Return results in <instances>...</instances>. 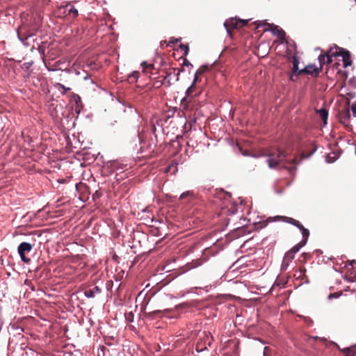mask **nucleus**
<instances>
[{
    "label": "nucleus",
    "mask_w": 356,
    "mask_h": 356,
    "mask_svg": "<svg viewBox=\"0 0 356 356\" xmlns=\"http://www.w3.org/2000/svg\"><path fill=\"white\" fill-rule=\"evenodd\" d=\"M268 157L267 163L270 168H275L280 163L283 162L282 168L286 169L291 174L295 172L296 170V165L300 162L298 161L297 157L292 159H288L287 154L280 149L271 151L268 154Z\"/></svg>",
    "instance_id": "obj_1"
},
{
    "label": "nucleus",
    "mask_w": 356,
    "mask_h": 356,
    "mask_svg": "<svg viewBox=\"0 0 356 356\" xmlns=\"http://www.w3.org/2000/svg\"><path fill=\"white\" fill-rule=\"evenodd\" d=\"M274 220H282L284 222H288L297 227L302 232V240L301 241V242L302 243V245H306L309 236V231L307 229L305 228L298 220H296L292 218L283 216H277L274 218Z\"/></svg>",
    "instance_id": "obj_2"
},
{
    "label": "nucleus",
    "mask_w": 356,
    "mask_h": 356,
    "mask_svg": "<svg viewBox=\"0 0 356 356\" xmlns=\"http://www.w3.org/2000/svg\"><path fill=\"white\" fill-rule=\"evenodd\" d=\"M248 20L241 19L234 17L227 19L224 23V26L227 31V33L230 36H232L233 30L245 26L248 24Z\"/></svg>",
    "instance_id": "obj_3"
},
{
    "label": "nucleus",
    "mask_w": 356,
    "mask_h": 356,
    "mask_svg": "<svg viewBox=\"0 0 356 356\" xmlns=\"http://www.w3.org/2000/svg\"><path fill=\"white\" fill-rule=\"evenodd\" d=\"M33 249V245L27 242H22L19 244L17 248L18 253L22 261L29 264L31 259L26 256V253L30 252Z\"/></svg>",
    "instance_id": "obj_4"
},
{
    "label": "nucleus",
    "mask_w": 356,
    "mask_h": 356,
    "mask_svg": "<svg viewBox=\"0 0 356 356\" xmlns=\"http://www.w3.org/2000/svg\"><path fill=\"white\" fill-rule=\"evenodd\" d=\"M335 49L337 50V55L342 57L344 67H346L352 64L350 54L348 51L343 48H339L337 46H335Z\"/></svg>",
    "instance_id": "obj_5"
},
{
    "label": "nucleus",
    "mask_w": 356,
    "mask_h": 356,
    "mask_svg": "<svg viewBox=\"0 0 356 356\" xmlns=\"http://www.w3.org/2000/svg\"><path fill=\"white\" fill-rule=\"evenodd\" d=\"M320 69L316 67L314 65H308L303 70H300L298 74H307L314 76H317L320 72Z\"/></svg>",
    "instance_id": "obj_6"
},
{
    "label": "nucleus",
    "mask_w": 356,
    "mask_h": 356,
    "mask_svg": "<svg viewBox=\"0 0 356 356\" xmlns=\"http://www.w3.org/2000/svg\"><path fill=\"white\" fill-rule=\"evenodd\" d=\"M294 277L297 279H299L302 281V283H309V280L308 277L306 275V268L304 267L300 268L298 271H296L294 274Z\"/></svg>",
    "instance_id": "obj_7"
},
{
    "label": "nucleus",
    "mask_w": 356,
    "mask_h": 356,
    "mask_svg": "<svg viewBox=\"0 0 356 356\" xmlns=\"http://www.w3.org/2000/svg\"><path fill=\"white\" fill-rule=\"evenodd\" d=\"M292 63H293V74H291L290 79L293 81V75H298V72L300 71L298 69L299 60L298 58L295 56L292 57Z\"/></svg>",
    "instance_id": "obj_8"
},
{
    "label": "nucleus",
    "mask_w": 356,
    "mask_h": 356,
    "mask_svg": "<svg viewBox=\"0 0 356 356\" xmlns=\"http://www.w3.org/2000/svg\"><path fill=\"white\" fill-rule=\"evenodd\" d=\"M316 113L318 114L320 118L323 120L324 125L326 124L328 118L327 110L325 108H322L319 110H317Z\"/></svg>",
    "instance_id": "obj_9"
},
{
    "label": "nucleus",
    "mask_w": 356,
    "mask_h": 356,
    "mask_svg": "<svg viewBox=\"0 0 356 356\" xmlns=\"http://www.w3.org/2000/svg\"><path fill=\"white\" fill-rule=\"evenodd\" d=\"M271 31L274 35H277L280 40L284 39L285 32L282 29L279 28V26H275L271 29Z\"/></svg>",
    "instance_id": "obj_10"
},
{
    "label": "nucleus",
    "mask_w": 356,
    "mask_h": 356,
    "mask_svg": "<svg viewBox=\"0 0 356 356\" xmlns=\"http://www.w3.org/2000/svg\"><path fill=\"white\" fill-rule=\"evenodd\" d=\"M101 293V289L96 286L92 289L85 291V296L88 298H94L95 293Z\"/></svg>",
    "instance_id": "obj_11"
},
{
    "label": "nucleus",
    "mask_w": 356,
    "mask_h": 356,
    "mask_svg": "<svg viewBox=\"0 0 356 356\" xmlns=\"http://www.w3.org/2000/svg\"><path fill=\"white\" fill-rule=\"evenodd\" d=\"M67 6H60L58 8L57 15L58 16H61L62 15H67Z\"/></svg>",
    "instance_id": "obj_12"
},
{
    "label": "nucleus",
    "mask_w": 356,
    "mask_h": 356,
    "mask_svg": "<svg viewBox=\"0 0 356 356\" xmlns=\"http://www.w3.org/2000/svg\"><path fill=\"white\" fill-rule=\"evenodd\" d=\"M337 50H336L335 51H333L332 49H331L328 54H326V63L327 64H330L332 62V56H337Z\"/></svg>",
    "instance_id": "obj_13"
},
{
    "label": "nucleus",
    "mask_w": 356,
    "mask_h": 356,
    "mask_svg": "<svg viewBox=\"0 0 356 356\" xmlns=\"http://www.w3.org/2000/svg\"><path fill=\"white\" fill-rule=\"evenodd\" d=\"M316 150V148L314 147L308 154H306L304 152H302L300 154V161L302 159H307V158L310 157L315 152Z\"/></svg>",
    "instance_id": "obj_14"
},
{
    "label": "nucleus",
    "mask_w": 356,
    "mask_h": 356,
    "mask_svg": "<svg viewBox=\"0 0 356 356\" xmlns=\"http://www.w3.org/2000/svg\"><path fill=\"white\" fill-rule=\"evenodd\" d=\"M305 245H302V243L300 241V243H298V244H296V245H294L290 250H289L290 252L293 253V254H295L296 253H297L300 249L303 247Z\"/></svg>",
    "instance_id": "obj_15"
},
{
    "label": "nucleus",
    "mask_w": 356,
    "mask_h": 356,
    "mask_svg": "<svg viewBox=\"0 0 356 356\" xmlns=\"http://www.w3.org/2000/svg\"><path fill=\"white\" fill-rule=\"evenodd\" d=\"M294 255L295 254L288 251L286 252L283 259H285L286 261L291 262L293 259Z\"/></svg>",
    "instance_id": "obj_16"
},
{
    "label": "nucleus",
    "mask_w": 356,
    "mask_h": 356,
    "mask_svg": "<svg viewBox=\"0 0 356 356\" xmlns=\"http://www.w3.org/2000/svg\"><path fill=\"white\" fill-rule=\"evenodd\" d=\"M172 311V309H164L163 310H155L152 312L153 314H163L165 315V314L170 313Z\"/></svg>",
    "instance_id": "obj_17"
},
{
    "label": "nucleus",
    "mask_w": 356,
    "mask_h": 356,
    "mask_svg": "<svg viewBox=\"0 0 356 356\" xmlns=\"http://www.w3.org/2000/svg\"><path fill=\"white\" fill-rule=\"evenodd\" d=\"M67 15H72L73 17H76L78 15V10L74 6H72L68 9Z\"/></svg>",
    "instance_id": "obj_18"
},
{
    "label": "nucleus",
    "mask_w": 356,
    "mask_h": 356,
    "mask_svg": "<svg viewBox=\"0 0 356 356\" xmlns=\"http://www.w3.org/2000/svg\"><path fill=\"white\" fill-rule=\"evenodd\" d=\"M318 60L321 65V69L323 67V65L326 63V55L321 54L318 56Z\"/></svg>",
    "instance_id": "obj_19"
},
{
    "label": "nucleus",
    "mask_w": 356,
    "mask_h": 356,
    "mask_svg": "<svg viewBox=\"0 0 356 356\" xmlns=\"http://www.w3.org/2000/svg\"><path fill=\"white\" fill-rule=\"evenodd\" d=\"M143 66L144 71H147L149 70L154 69V65L153 64H147V63L144 62L141 64Z\"/></svg>",
    "instance_id": "obj_20"
},
{
    "label": "nucleus",
    "mask_w": 356,
    "mask_h": 356,
    "mask_svg": "<svg viewBox=\"0 0 356 356\" xmlns=\"http://www.w3.org/2000/svg\"><path fill=\"white\" fill-rule=\"evenodd\" d=\"M208 70V67L207 66H205V65H202L201 66L196 72V73L198 74V75H202L207 70Z\"/></svg>",
    "instance_id": "obj_21"
},
{
    "label": "nucleus",
    "mask_w": 356,
    "mask_h": 356,
    "mask_svg": "<svg viewBox=\"0 0 356 356\" xmlns=\"http://www.w3.org/2000/svg\"><path fill=\"white\" fill-rule=\"evenodd\" d=\"M179 48L181 49V50H184V55H187L189 52V47L188 44H181L179 45Z\"/></svg>",
    "instance_id": "obj_22"
},
{
    "label": "nucleus",
    "mask_w": 356,
    "mask_h": 356,
    "mask_svg": "<svg viewBox=\"0 0 356 356\" xmlns=\"http://www.w3.org/2000/svg\"><path fill=\"white\" fill-rule=\"evenodd\" d=\"M289 261H286L285 259H283L281 266L282 270H286L288 266H289Z\"/></svg>",
    "instance_id": "obj_23"
},
{
    "label": "nucleus",
    "mask_w": 356,
    "mask_h": 356,
    "mask_svg": "<svg viewBox=\"0 0 356 356\" xmlns=\"http://www.w3.org/2000/svg\"><path fill=\"white\" fill-rule=\"evenodd\" d=\"M192 195V193L190 191L184 192L180 195V200H184L188 197H190Z\"/></svg>",
    "instance_id": "obj_24"
},
{
    "label": "nucleus",
    "mask_w": 356,
    "mask_h": 356,
    "mask_svg": "<svg viewBox=\"0 0 356 356\" xmlns=\"http://www.w3.org/2000/svg\"><path fill=\"white\" fill-rule=\"evenodd\" d=\"M195 85L192 84L186 90L187 96H190L194 91Z\"/></svg>",
    "instance_id": "obj_25"
},
{
    "label": "nucleus",
    "mask_w": 356,
    "mask_h": 356,
    "mask_svg": "<svg viewBox=\"0 0 356 356\" xmlns=\"http://www.w3.org/2000/svg\"><path fill=\"white\" fill-rule=\"evenodd\" d=\"M351 110L353 113V115L356 117V102H354L351 106Z\"/></svg>",
    "instance_id": "obj_26"
},
{
    "label": "nucleus",
    "mask_w": 356,
    "mask_h": 356,
    "mask_svg": "<svg viewBox=\"0 0 356 356\" xmlns=\"http://www.w3.org/2000/svg\"><path fill=\"white\" fill-rule=\"evenodd\" d=\"M199 76L197 73L195 74L194 80L192 84L195 85V83L199 81Z\"/></svg>",
    "instance_id": "obj_27"
},
{
    "label": "nucleus",
    "mask_w": 356,
    "mask_h": 356,
    "mask_svg": "<svg viewBox=\"0 0 356 356\" xmlns=\"http://www.w3.org/2000/svg\"><path fill=\"white\" fill-rule=\"evenodd\" d=\"M344 352H345V353H347L346 356H354V355H353V354L351 353V350H350V348H346V349H345V350H344Z\"/></svg>",
    "instance_id": "obj_28"
},
{
    "label": "nucleus",
    "mask_w": 356,
    "mask_h": 356,
    "mask_svg": "<svg viewBox=\"0 0 356 356\" xmlns=\"http://www.w3.org/2000/svg\"><path fill=\"white\" fill-rule=\"evenodd\" d=\"M179 39H173V38H171L170 40L169 41V44H176L179 42Z\"/></svg>",
    "instance_id": "obj_29"
},
{
    "label": "nucleus",
    "mask_w": 356,
    "mask_h": 356,
    "mask_svg": "<svg viewBox=\"0 0 356 356\" xmlns=\"http://www.w3.org/2000/svg\"><path fill=\"white\" fill-rule=\"evenodd\" d=\"M57 85H58V86L59 88H63V89L64 90H65V91L70 90V88H65V86H63V84H61V83H58Z\"/></svg>",
    "instance_id": "obj_30"
},
{
    "label": "nucleus",
    "mask_w": 356,
    "mask_h": 356,
    "mask_svg": "<svg viewBox=\"0 0 356 356\" xmlns=\"http://www.w3.org/2000/svg\"><path fill=\"white\" fill-rule=\"evenodd\" d=\"M138 72H135L134 73H133V74H132V75H131V76H129V79H131L132 77H133L134 79H137V78H138Z\"/></svg>",
    "instance_id": "obj_31"
},
{
    "label": "nucleus",
    "mask_w": 356,
    "mask_h": 356,
    "mask_svg": "<svg viewBox=\"0 0 356 356\" xmlns=\"http://www.w3.org/2000/svg\"><path fill=\"white\" fill-rule=\"evenodd\" d=\"M184 65L186 66H189V65L193 66V65L186 59L184 60Z\"/></svg>",
    "instance_id": "obj_32"
},
{
    "label": "nucleus",
    "mask_w": 356,
    "mask_h": 356,
    "mask_svg": "<svg viewBox=\"0 0 356 356\" xmlns=\"http://www.w3.org/2000/svg\"><path fill=\"white\" fill-rule=\"evenodd\" d=\"M262 26H269V24L268 23H264L262 24Z\"/></svg>",
    "instance_id": "obj_33"
},
{
    "label": "nucleus",
    "mask_w": 356,
    "mask_h": 356,
    "mask_svg": "<svg viewBox=\"0 0 356 356\" xmlns=\"http://www.w3.org/2000/svg\"><path fill=\"white\" fill-rule=\"evenodd\" d=\"M347 116L348 118H350V113H349V111H347Z\"/></svg>",
    "instance_id": "obj_34"
},
{
    "label": "nucleus",
    "mask_w": 356,
    "mask_h": 356,
    "mask_svg": "<svg viewBox=\"0 0 356 356\" xmlns=\"http://www.w3.org/2000/svg\"><path fill=\"white\" fill-rule=\"evenodd\" d=\"M268 220H269V221H272V220H273V218H268Z\"/></svg>",
    "instance_id": "obj_35"
},
{
    "label": "nucleus",
    "mask_w": 356,
    "mask_h": 356,
    "mask_svg": "<svg viewBox=\"0 0 356 356\" xmlns=\"http://www.w3.org/2000/svg\"><path fill=\"white\" fill-rule=\"evenodd\" d=\"M260 26H261V24H257V29L259 28Z\"/></svg>",
    "instance_id": "obj_36"
},
{
    "label": "nucleus",
    "mask_w": 356,
    "mask_h": 356,
    "mask_svg": "<svg viewBox=\"0 0 356 356\" xmlns=\"http://www.w3.org/2000/svg\"><path fill=\"white\" fill-rule=\"evenodd\" d=\"M129 315L133 316V314H132V312H130V313H129Z\"/></svg>",
    "instance_id": "obj_37"
},
{
    "label": "nucleus",
    "mask_w": 356,
    "mask_h": 356,
    "mask_svg": "<svg viewBox=\"0 0 356 356\" xmlns=\"http://www.w3.org/2000/svg\"><path fill=\"white\" fill-rule=\"evenodd\" d=\"M48 1H49L50 0H47Z\"/></svg>",
    "instance_id": "obj_38"
},
{
    "label": "nucleus",
    "mask_w": 356,
    "mask_h": 356,
    "mask_svg": "<svg viewBox=\"0 0 356 356\" xmlns=\"http://www.w3.org/2000/svg\"><path fill=\"white\" fill-rule=\"evenodd\" d=\"M355 3H356V0H355Z\"/></svg>",
    "instance_id": "obj_39"
}]
</instances>
